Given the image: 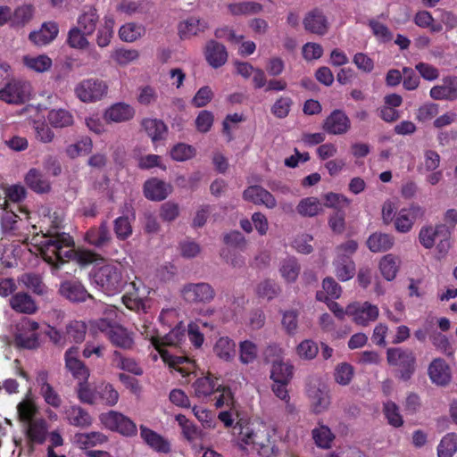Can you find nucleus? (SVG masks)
I'll list each match as a JSON object with an SVG mask.
<instances>
[{"mask_svg": "<svg viewBox=\"0 0 457 457\" xmlns=\"http://www.w3.org/2000/svg\"><path fill=\"white\" fill-rule=\"evenodd\" d=\"M213 352L220 359L230 361L235 357L236 345L229 337H221L216 341Z\"/></svg>", "mask_w": 457, "mask_h": 457, "instance_id": "48", "label": "nucleus"}, {"mask_svg": "<svg viewBox=\"0 0 457 457\" xmlns=\"http://www.w3.org/2000/svg\"><path fill=\"white\" fill-rule=\"evenodd\" d=\"M145 28L137 23L129 22L122 25L119 30L120 38L125 42H134L145 34Z\"/></svg>", "mask_w": 457, "mask_h": 457, "instance_id": "56", "label": "nucleus"}, {"mask_svg": "<svg viewBox=\"0 0 457 457\" xmlns=\"http://www.w3.org/2000/svg\"><path fill=\"white\" fill-rule=\"evenodd\" d=\"M243 198L257 205H264L268 209L277 206L274 195L261 186L248 187L243 193Z\"/></svg>", "mask_w": 457, "mask_h": 457, "instance_id": "21", "label": "nucleus"}, {"mask_svg": "<svg viewBox=\"0 0 457 457\" xmlns=\"http://www.w3.org/2000/svg\"><path fill=\"white\" fill-rule=\"evenodd\" d=\"M60 293L71 302H84L89 295L80 282L76 280L65 281L61 284Z\"/></svg>", "mask_w": 457, "mask_h": 457, "instance_id": "32", "label": "nucleus"}, {"mask_svg": "<svg viewBox=\"0 0 457 457\" xmlns=\"http://www.w3.org/2000/svg\"><path fill=\"white\" fill-rule=\"evenodd\" d=\"M67 342L81 343L85 339L87 326L83 321L73 320L66 326Z\"/></svg>", "mask_w": 457, "mask_h": 457, "instance_id": "58", "label": "nucleus"}, {"mask_svg": "<svg viewBox=\"0 0 457 457\" xmlns=\"http://www.w3.org/2000/svg\"><path fill=\"white\" fill-rule=\"evenodd\" d=\"M63 414L67 422L74 427L85 428L93 423V418L88 411L76 404L66 406Z\"/></svg>", "mask_w": 457, "mask_h": 457, "instance_id": "24", "label": "nucleus"}, {"mask_svg": "<svg viewBox=\"0 0 457 457\" xmlns=\"http://www.w3.org/2000/svg\"><path fill=\"white\" fill-rule=\"evenodd\" d=\"M301 270V266L293 256H287L280 261L278 271L281 278L287 283H294L296 281Z\"/></svg>", "mask_w": 457, "mask_h": 457, "instance_id": "36", "label": "nucleus"}, {"mask_svg": "<svg viewBox=\"0 0 457 457\" xmlns=\"http://www.w3.org/2000/svg\"><path fill=\"white\" fill-rule=\"evenodd\" d=\"M39 325L37 322L29 319H23L17 325V332L15 342L18 346L32 349L38 345L37 329Z\"/></svg>", "mask_w": 457, "mask_h": 457, "instance_id": "15", "label": "nucleus"}, {"mask_svg": "<svg viewBox=\"0 0 457 457\" xmlns=\"http://www.w3.org/2000/svg\"><path fill=\"white\" fill-rule=\"evenodd\" d=\"M195 394L199 398H204L215 394V406L221 408L231 407L234 404V398L229 388L221 386L216 378L211 375L199 378L194 384Z\"/></svg>", "mask_w": 457, "mask_h": 457, "instance_id": "6", "label": "nucleus"}, {"mask_svg": "<svg viewBox=\"0 0 457 457\" xmlns=\"http://www.w3.org/2000/svg\"><path fill=\"white\" fill-rule=\"evenodd\" d=\"M22 64L29 71L43 73L51 69L53 62L46 54H26L22 57Z\"/></svg>", "mask_w": 457, "mask_h": 457, "instance_id": "33", "label": "nucleus"}, {"mask_svg": "<svg viewBox=\"0 0 457 457\" xmlns=\"http://www.w3.org/2000/svg\"><path fill=\"white\" fill-rule=\"evenodd\" d=\"M17 411L20 420L27 424L30 420H34V417L37 413V406L34 399L30 396H27L23 399L17 406Z\"/></svg>", "mask_w": 457, "mask_h": 457, "instance_id": "53", "label": "nucleus"}, {"mask_svg": "<svg viewBox=\"0 0 457 457\" xmlns=\"http://www.w3.org/2000/svg\"><path fill=\"white\" fill-rule=\"evenodd\" d=\"M383 411L387 422L395 427L399 428L403 424V419L400 413L399 407L392 401L384 403Z\"/></svg>", "mask_w": 457, "mask_h": 457, "instance_id": "62", "label": "nucleus"}, {"mask_svg": "<svg viewBox=\"0 0 457 457\" xmlns=\"http://www.w3.org/2000/svg\"><path fill=\"white\" fill-rule=\"evenodd\" d=\"M312 438L318 447L328 449L331 446L334 435L328 427L320 425L312 430Z\"/></svg>", "mask_w": 457, "mask_h": 457, "instance_id": "59", "label": "nucleus"}, {"mask_svg": "<svg viewBox=\"0 0 457 457\" xmlns=\"http://www.w3.org/2000/svg\"><path fill=\"white\" fill-rule=\"evenodd\" d=\"M428 376L431 381L437 386H445L450 383L452 378L449 365L440 358L433 360L429 364Z\"/></svg>", "mask_w": 457, "mask_h": 457, "instance_id": "26", "label": "nucleus"}, {"mask_svg": "<svg viewBox=\"0 0 457 457\" xmlns=\"http://www.w3.org/2000/svg\"><path fill=\"white\" fill-rule=\"evenodd\" d=\"M104 315L105 316L104 318L90 321V330L94 333H104L108 337L112 328L117 325L114 323V320L118 317L116 307L112 305L107 306L104 312Z\"/></svg>", "mask_w": 457, "mask_h": 457, "instance_id": "29", "label": "nucleus"}, {"mask_svg": "<svg viewBox=\"0 0 457 457\" xmlns=\"http://www.w3.org/2000/svg\"><path fill=\"white\" fill-rule=\"evenodd\" d=\"M108 338L114 345L123 349H130L134 344L132 335L120 325H116L112 328Z\"/></svg>", "mask_w": 457, "mask_h": 457, "instance_id": "46", "label": "nucleus"}, {"mask_svg": "<svg viewBox=\"0 0 457 457\" xmlns=\"http://www.w3.org/2000/svg\"><path fill=\"white\" fill-rule=\"evenodd\" d=\"M48 123L55 129L68 128L73 125V114L67 109L54 108L47 112Z\"/></svg>", "mask_w": 457, "mask_h": 457, "instance_id": "35", "label": "nucleus"}, {"mask_svg": "<svg viewBox=\"0 0 457 457\" xmlns=\"http://www.w3.org/2000/svg\"><path fill=\"white\" fill-rule=\"evenodd\" d=\"M25 182L29 188L37 193H46L50 191L49 180L37 169H30L25 176Z\"/></svg>", "mask_w": 457, "mask_h": 457, "instance_id": "38", "label": "nucleus"}, {"mask_svg": "<svg viewBox=\"0 0 457 457\" xmlns=\"http://www.w3.org/2000/svg\"><path fill=\"white\" fill-rule=\"evenodd\" d=\"M266 359L271 363L270 378L273 382H290L294 367L283 361V351L278 345H270L266 350Z\"/></svg>", "mask_w": 457, "mask_h": 457, "instance_id": "9", "label": "nucleus"}, {"mask_svg": "<svg viewBox=\"0 0 457 457\" xmlns=\"http://www.w3.org/2000/svg\"><path fill=\"white\" fill-rule=\"evenodd\" d=\"M424 212L421 206L414 204L401 209L394 220L395 229L400 233H408L411 230L415 220L421 218Z\"/></svg>", "mask_w": 457, "mask_h": 457, "instance_id": "17", "label": "nucleus"}, {"mask_svg": "<svg viewBox=\"0 0 457 457\" xmlns=\"http://www.w3.org/2000/svg\"><path fill=\"white\" fill-rule=\"evenodd\" d=\"M86 35L81 29L74 27L69 31L67 43L72 48L84 49L89 45Z\"/></svg>", "mask_w": 457, "mask_h": 457, "instance_id": "64", "label": "nucleus"}, {"mask_svg": "<svg viewBox=\"0 0 457 457\" xmlns=\"http://www.w3.org/2000/svg\"><path fill=\"white\" fill-rule=\"evenodd\" d=\"M350 126L347 115L341 110H335L326 118L322 128L328 134L342 135L349 130Z\"/></svg>", "mask_w": 457, "mask_h": 457, "instance_id": "20", "label": "nucleus"}, {"mask_svg": "<svg viewBox=\"0 0 457 457\" xmlns=\"http://www.w3.org/2000/svg\"><path fill=\"white\" fill-rule=\"evenodd\" d=\"M228 9L230 14L240 16L259 13L262 10V6L256 2H242L230 4L228 5Z\"/></svg>", "mask_w": 457, "mask_h": 457, "instance_id": "55", "label": "nucleus"}, {"mask_svg": "<svg viewBox=\"0 0 457 457\" xmlns=\"http://www.w3.org/2000/svg\"><path fill=\"white\" fill-rule=\"evenodd\" d=\"M387 362L398 366L399 378L403 381L409 380L415 371V356L410 350L402 348H389L386 352Z\"/></svg>", "mask_w": 457, "mask_h": 457, "instance_id": "12", "label": "nucleus"}, {"mask_svg": "<svg viewBox=\"0 0 457 457\" xmlns=\"http://www.w3.org/2000/svg\"><path fill=\"white\" fill-rule=\"evenodd\" d=\"M346 312L353 323L367 327L378 318L379 309L368 301H355L346 306Z\"/></svg>", "mask_w": 457, "mask_h": 457, "instance_id": "13", "label": "nucleus"}, {"mask_svg": "<svg viewBox=\"0 0 457 457\" xmlns=\"http://www.w3.org/2000/svg\"><path fill=\"white\" fill-rule=\"evenodd\" d=\"M65 368L71 374V376L78 381L87 382L90 375L88 368L79 358V348L72 346L69 348L64 353Z\"/></svg>", "mask_w": 457, "mask_h": 457, "instance_id": "16", "label": "nucleus"}, {"mask_svg": "<svg viewBox=\"0 0 457 457\" xmlns=\"http://www.w3.org/2000/svg\"><path fill=\"white\" fill-rule=\"evenodd\" d=\"M357 248L358 244L354 240H349L337 247L333 267L334 273L340 281H348L353 278L356 269L352 255Z\"/></svg>", "mask_w": 457, "mask_h": 457, "instance_id": "7", "label": "nucleus"}, {"mask_svg": "<svg viewBox=\"0 0 457 457\" xmlns=\"http://www.w3.org/2000/svg\"><path fill=\"white\" fill-rule=\"evenodd\" d=\"M140 436L143 440L154 450L161 453H168L170 451L169 442L156 432L144 426H141Z\"/></svg>", "mask_w": 457, "mask_h": 457, "instance_id": "40", "label": "nucleus"}, {"mask_svg": "<svg viewBox=\"0 0 457 457\" xmlns=\"http://www.w3.org/2000/svg\"><path fill=\"white\" fill-rule=\"evenodd\" d=\"M136 111L129 104L119 102L108 107L104 113L105 121L111 123H121L131 120L135 116Z\"/></svg>", "mask_w": 457, "mask_h": 457, "instance_id": "23", "label": "nucleus"}, {"mask_svg": "<svg viewBox=\"0 0 457 457\" xmlns=\"http://www.w3.org/2000/svg\"><path fill=\"white\" fill-rule=\"evenodd\" d=\"M133 292H129L122 296L124 305L132 311L145 310V298L149 294V290L143 285L140 280L132 281L130 283Z\"/></svg>", "mask_w": 457, "mask_h": 457, "instance_id": "19", "label": "nucleus"}, {"mask_svg": "<svg viewBox=\"0 0 457 457\" xmlns=\"http://www.w3.org/2000/svg\"><path fill=\"white\" fill-rule=\"evenodd\" d=\"M79 400L87 404H104L113 406L118 403L119 393L112 385L102 382L97 386H92L87 382H80L77 386Z\"/></svg>", "mask_w": 457, "mask_h": 457, "instance_id": "5", "label": "nucleus"}, {"mask_svg": "<svg viewBox=\"0 0 457 457\" xmlns=\"http://www.w3.org/2000/svg\"><path fill=\"white\" fill-rule=\"evenodd\" d=\"M58 31L56 23L46 22L39 30L29 34V39L37 46H46L56 37Z\"/></svg>", "mask_w": 457, "mask_h": 457, "instance_id": "34", "label": "nucleus"}, {"mask_svg": "<svg viewBox=\"0 0 457 457\" xmlns=\"http://www.w3.org/2000/svg\"><path fill=\"white\" fill-rule=\"evenodd\" d=\"M176 420L182 429L184 436L188 441H193L202 436V430L199 429L191 420H189L185 415L178 414Z\"/></svg>", "mask_w": 457, "mask_h": 457, "instance_id": "57", "label": "nucleus"}, {"mask_svg": "<svg viewBox=\"0 0 457 457\" xmlns=\"http://www.w3.org/2000/svg\"><path fill=\"white\" fill-rule=\"evenodd\" d=\"M139 57V52L136 49L117 48L111 54V58L120 66H127Z\"/></svg>", "mask_w": 457, "mask_h": 457, "instance_id": "60", "label": "nucleus"}, {"mask_svg": "<svg viewBox=\"0 0 457 457\" xmlns=\"http://www.w3.org/2000/svg\"><path fill=\"white\" fill-rule=\"evenodd\" d=\"M30 96L31 85L26 80L12 79L0 87V101L8 104H22L29 101Z\"/></svg>", "mask_w": 457, "mask_h": 457, "instance_id": "8", "label": "nucleus"}, {"mask_svg": "<svg viewBox=\"0 0 457 457\" xmlns=\"http://www.w3.org/2000/svg\"><path fill=\"white\" fill-rule=\"evenodd\" d=\"M41 222L40 231L36 232L27 244L39 252L47 263L59 269L60 264L74 257L82 264H89L95 261V254L91 252H75L73 239L69 234L53 231L62 222L57 216L54 220L50 216L46 217Z\"/></svg>", "mask_w": 457, "mask_h": 457, "instance_id": "1", "label": "nucleus"}, {"mask_svg": "<svg viewBox=\"0 0 457 457\" xmlns=\"http://www.w3.org/2000/svg\"><path fill=\"white\" fill-rule=\"evenodd\" d=\"M143 127L154 142L163 139L167 133L166 125L157 119H145Z\"/></svg>", "mask_w": 457, "mask_h": 457, "instance_id": "50", "label": "nucleus"}, {"mask_svg": "<svg viewBox=\"0 0 457 457\" xmlns=\"http://www.w3.org/2000/svg\"><path fill=\"white\" fill-rule=\"evenodd\" d=\"M296 212L302 217H314L322 212V204L317 197H305L298 203Z\"/></svg>", "mask_w": 457, "mask_h": 457, "instance_id": "47", "label": "nucleus"}, {"mask_svg": "<svg viewBox=\"0 0 457 457\" xmlns=\"http://www.w3.org/2000/svg\"><path fill=\"white\" fill-rule=\"evenodd\" d=\"M303 23L306 30L318 35H324L328 28L325 15L319 10L308 12Z\"/></svg>", "mask_w": 457, "mask_h": 457, "instance_id": "30", "label": "nucleus"}, {"mask_svg": "<svg viewBox=\"0 0 457 457\" xmlns=\"http://www.w3.org/2000/svg\"><path fill=\"white\" fill-rule=\"evenodd\" d=\"M25 425L27 436L31 442L42 444L45 441L48 428L44 419H36Z\"/></svg>", "mask_w": 457, "mask_h": 457, "instance_id": "41", "label": "nucleus"}, {"mask_svg": "<svg viewBox=\"0 0 457 457\" xmlns=\"http://www.w3.org/2000/svg\"><path fill=\"white\" fill-rule=\"evenodd\" d=\"M208 28L205 21L197 17H188L178 25L179 36L181 39H189L204 32Z\"/></svg>", "mask_w": 457, "mask_h": 457, "instance_id": "28", "label": "nucleus"}, {"mask_svg": "<svg viewBox=\"0 0 457 457\" xmlns=\"http://www.w3.org/2000/svg\"><path fill=\"white\" fill-rule=\"evenodd\" d=\"M306 393L313 413L320 414L329 408L331 403L329 390L326 383L320 378L310 380Z\"/></svg>", "mask_w": 457, "mask_h": 457, "instance_id": "11", "label": "nucleus"}, {"mask_svg": "<svg viewBox=\"0 0 457 457\" xmlns=\"http://www.w3.org/2000/svg\"><path fill=\"white\" fill-rule=\"evenodd\" d=\"M9 303L12 309L20 313L33 314L37 310L34 299L24 292H19L13 295L10 298Z\"/></svg>", "mask_w": 457, "mask_h": 457, "instance_id": "31", "label": "nucleus"}, {"mask_svg": "<svg viewBox=\"0 0 457 457\" xmlns=\"http://www.w3.org/2000/svg\"><path fill=\"white\" fill-rule=\"evenodd\" d=\"M112 362L117 368L135 375H141L143 373L141 367L134 359L125 357L118 351L113 353Z\"/></svg>", "mask_w": 457, "mask_h": 457, "instance_id": "54", "label": "nucleus"}, {"mask_svg": "<svg viewBox=\"0 0 457 457\" xmlns=\"http://www.w3.org/2000/svg\"><path fill=\"white\" fill-rule=\"evenodd\" d=\"M369 249L373 253L386 252L394 245V238L388 234L373 233L367 240Z\"/></svg>", "mask_w": 457, "mask_h": 457, "instance_id": "45", "label": "nucleus"}, {"mask_svg": "<svg viewBox=\"0 0 457 457\" xmlns=\"http://www.w3.org/2000/svg\"><path fill=\"white\" fill-rule=\"evenodd\" d=\"M85 238L92 245L104 247L110 242L112 237L106 224L102 223L100 227L89 229Z\"/></svg>", "mask_w": 457, "mask_h": 457, "instance_id": "44", "label": "nucleus"}, {"mask_svg": "<svg viewBox=\"0 0 457 457\" xmlns=\"http://www.w3.org/2000/svg\"><path fill=\"white\" fill-rule=\"evenodd\" d=\"M181 294L186 301L193 303L210 302L214 297V290L207 283H190L183 287Z\"/></svg>", "mask_w": 457, "mask_h": 457, "instance_id": "18", "label": "nucleus"}, {"mask_svg": "<svg viewBox=\"0 0 457 457\" xmlns=\"http://www.w3.org/2000/svg\"><path fill=\"white\" fill-rule=\"evenodd\" d=\"M195 149L192 145L179 143L175 145L170 150V156L174 161L185 162L195 155Z\"/></svg>", "mask_w": 457, "mask_h": 457, "instance_id": "63", "label": "nucleus"}, {"mask_svg": "<svg viewBox=\"0 0 457 457\" xmlns=\"http://www.w3.org/2000/svg\"><path fill=\"white\" fill-rule=\"evenodd\" d=\"M429 96L435 100H449L457 99V77L447 76L442 79L441 85L431 87Z\"/></svg>", "mask_w": 457, "mask_h": 457, "instance_id": "22", "label": "nucleus"}, {"mask_svg": "<svg viewBox=\"0 0 457 457\" xmlns=\"http://www.w3.org/2000/svg\"><path fill=\"white\" fill-rule=\"evenodd\" d=\"M101 423L112 431L119 432L124 436H132L137 433L136 424L120 412L110 411L99 416Z\"/></svg>", "mask_w": 457, "mask_h": 457, "instance_id": "14", "label": "nucleus"}, {"mask_svg": "<svg viewBox=\"0 0 457 457\" xmlns=\"http://www.w3.org/2000/svg\"><path fill=\"white\" fill-rule=\"evenodd\" d=\"M445 229V226L443 224L422 227L419 233L420 243L424 248L431 249L438 241Z\"/></svg>", "mask_w": 457, "mask_h": 457, "instance_id": "37", "label": "nucleus"}, {"mask_svg": "<svg viewBox=\"0 0 457 457\" xmlns=\"http://www.w3.org/2000/svg\"><path fill=\"white\" fill-rule=\"evenodd\" d=\"M108 92L105 81L89 78L79 81L74 88L75 96L83 103H95L103 99Z\"/></svg>", "mask_w": 457, "mask_h": 457, "instance_id": "10", "label": "nucleus"}, {"mask_svg": "<svg viewBox=\"0 0 457 457\" xmlns=\"http://www.w3.org/2000/svg\"><path fill=\"white\" fill-rule=\"evenodd\" d=\"M74 442L80 449H89L102 445L107 442V436L101 432L78 433L74 436Z\"/></svg>", "mask_w": 457, "mask_h": 457, "instance_id": "39", "label": "nucleus"}, {"mask_svg": "<svg viewBox=\"0 0 457 457\" xmlns=\"http://www.w3.org/2000/svg\"><path fill=\"white\" fill-rule=\"evenodd\" d=\"M93 143L91 138L86 137L67 146L66 154L71 158H76L80 155L87 154L91 152Z\"/></svg>", "mask_w": 457, "mask_h": 457, "instance_id": "61", "label": "nucleus"}, {"mask_svg": "<svg viewBox=\"0 0 457 457\" xmlns=\"http://www.w3.org/2000/svg\"><path fill=\"white\" fill-rule=\"evenodd\" d=\"M204 55L207 62L214 69L224 65L228 60L226 47L215 40L207 42Z\"/></svg>", "mask_w": 457, "mask_h": 457, "instance_id": "27", "label": "nucleus"}, {"mask_svg": "<svg viewBox=\"0 0 457 457\" xmlns=\"http://www.w3.org/2000/svg\"><path fill=\"white\" fill-rule=\"evenodd\" d=\"M186 338L183 326H176L169 333L161 336L160 350H157L162 359L170 367L175 369L182 377H187L195 370V361L188 357L174 355L168 350L162 349L163 345L176 346Z\"/></svg>", "mask_w": 457, "mask_h": 457, "instance_id": "4", "label": "nucleus"}, {"mask_svg": "<svg viewBox=\"0 0 457 457\" xmlns=\"http://www.w3.org/2000/svg\"><path fill=\"white\" fill-rule=\"evenodd\" d=\"M19 283L33 293L43 295L46 294L47 287L43 283L39 275L34 273H25L19 278Z\"/></svg>", "mask_w": 457, "mask_h": 457, "instance_id": "49", "label": "nucleus"}, {"mask_svg": "<svg viewBox=\"0 0 457 457\" xmlns=\"http://www.w3.org/2000/svg\"><path fill=\"white\" fill-rule=\"evenodd\" d=\"M457 452V434L447 433L437 445L438 457H453Z\"/></svg>", "mask_w": 457, "mask_h": 457, "instance_id": "51", "label": "nucleus"}, {"mask_svg": "<svg viewBox=\"0 0 457 457\" xmlns=\"http://www.w3.org/2000/svg\"><path fill=\"white\" fill-rule=\"evenodd\" d=\"M98 18L96 9L92 6H87L78 17L79 28L81 29L85 34L91 35L96 30Z\"/></svg>", "mask_w": 457, "mask_h": 457, "instance_id": "42", "label": "nucleus"}, {"mask_svg": "<svg viewBox=\"0 0 457 457\" xmlns=\"http://www.w3.org/2000/svg\"><path fill=\"white\" fill-rule=\"evenodd\" d=\"M129 267L121 262L104 264L93 272L92 283L107 295H114L121 292L130 279Z\"/></svg>", "mask_w": 457, "mask_h": 457, "instance_id": "3", "label": "nucleus"}, {"mask_svg": "<svg viewBox=\"0 0 457 457\" xmlns=\"http://www.w3.org/2000/svg\"><path fill=\"white\" fill-rule=\"evenodd\" d=\"M171 193V186L156 178L146 180L144 184V195L152 201H162Z\"/></svg>", "mask_w": 457, "mask_h": 457, "instance_id": "25", "label": "nucleus"}, {"mask_svg": "<svg viewBox=\"0 0 457 457\" xmlns=\"http://www.w3.org/2000/svg\"><path fill=\"white\" fill-rule=\"evenodd\" d=\"M271 432L272 430L263 425H256L241 420L233 427L232 434L240 448L246 449L251 446L260 454L269 455L270 451L275 453V446L270 444Z\"/></svg>", "mask_w": 457, "mask_h": 457, "instance_id": "2", "label": "nucleus"}, {"mask_svg": "<svg viewBox=\"0 0 457 457\" xmlns=\"http://www.w3.org/2000/svg\"><path fill=\"white\" fill-rule=\"evenodd\" d=\"M322 288L323 291H320L316 295L317 299L321 302H327L328 298H339L342 293L341 287L332 278L323 279Z\"/></svg>", "mask_w": 457, "mask_h": 457, "instance_id": "52", "label": "nucleus"}, {"mask_svg": "<svg viewBox=\"0 0 457 457\" xmlns=\"http://www.w3.org/2000/svg\"><path fill=\"white\" fill-rule=\"evenodd\" d=\"M400 266V259L393 254H386L379 261L378 268L381 275L387 281L395 278Z\"/></svg>", "mask_w": 457, "mask_h": 457, "instance_id": "43", "label": "nucleus"}]
</instances>
